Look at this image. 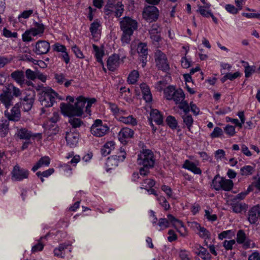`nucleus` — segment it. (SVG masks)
I'll use <instances>...</instances> for the list:
<instances>
[{
	"label": "nucleus",
	"mask_w": 260,
	"mask_h": 260,
	"mask_svg": "<svg viewBox=\"0 0 260 260\" xmlns=\"http://www.w3.org/2000/svg\"><path fill=\"white\" fill-rule=\"evenodd\" d=\"M50 159L48 156L42 157L36 164L32 168L33 172L36 171L38 169L43 166H48L50 164Z\"/></svg>",
	"instance_id": "nucleus-28"
},
{
	"label": "nucleus",
	"mask_w": 260,
	"mask_h": 260,
	"mask_svg": "<svg viewBox=\"0 0 260 260\" xmlns=\"http://www.w3.org/2000/svg\"><path fill=\"white\" fill-rule=\"evenodd\" d=\"M50 48V46L48 42L39 40L36 43L33 51L37 55L45 54L49 51Z\"/></svg>",
	"instance_id": "nucleus-12"
},
{
	"label": "nucleus",
	"mask_w": 260,
	"mask_h": 260,
	"mask_svg": "<svg viewBox=\"0 0 260 260\" xmlns=\"http://www.w3.org/2000/svg\"><path fill=\"white\" fill-rule=\"evenodd\" d=\"M233 211L236 213H241L242 211L246 210L247 206L245 203H233L231 204Z\"/></svg>",
	"instance_id": "nucleus-31"
},
{
	"label": "nucleus",
	"mask_w": 260,
	"mask_h": 260,
	"mask_svg": "<svg viewBox=\"0 0 260 260\" xmlns=\"http://www.w3.org/2000/svg\"><path fill=\"white\" fill-rule=\"evenodd\" d=\"M5 115L9 121H19L20 119L21 114L18 104H16L10 111L8 110L5 111Z\"/></svg>",
	"instance_id": "nucleus-14"
},
{
	"label": "nucleus",
	"mask_w": 260,
	"mask_h": 260,
	"mask_svg": "<svg viewBox=\"0 0 260 260\" xmlns=\"http://www.w3.org/2000/svg\"><path fill=\"white\" fill-rule=\"evenodd\" d=\"M225 133L230 136H233L235 134V128L234 126L228 125L224 128Z\"/></svg>",
	"instance_id": "nucleus-63"
},
{
	"label": "nucleus",
	"mask_w": 260,
	"mask_h": 260,
	"mask_svg": "<svg viewBox=\"0 0 260 260\" xmlns=\"http://www.w3.org/2000/svg\"><path fill=\"white\" fill-rule=\"evenodd\" d=\"M3 35L4 36L7 38H16L17 37V33L16 32H12L9 30L6 29V28L3 29Z\"/></svg>",
	"instance_id": "nucleus-57"
},
{
	"label": "nucleus",
	"mask_w": 260,
	"mask_h": 260,
	"mask_svg": "<svg viewBox=\"0 0 260 260\" xmlns=\"http://www.w3.org/2000/svg\"><path fill=\"white\" fill-rule=\"evenodd\" d=\"M199 231V235L202 238L209 239L210 237V232L205 228L201 226L200 225L197 227Z\"/></svg>",
	"instance_id": "nucleus-40"
},
{
	"label": "nucleus",
	"mask_w": 260,
	"mask_h": 260,
	"mask_svg": "<svg viewBox=\"0 0 260 260\" xmlns=\"http://www.w3.org/2000/svg\"><path fill=\"white\" fill-rule=\"evenodd\" d=\"M13 96L11 92L4 91L0 94V102L4 105L6 108L13 105Z\"/></svg>",
	"instance_id": "nucleus-20"
},
{
	"label": "nucleus",
	"mask_w": 260,
	"mask_h": 260,
	"mask_svg": "<svg viewBox=\"0 0 260 260\" xmlns=\"http://www.w3.org/2000/svg\"><path fill=\"white\" fill-rule=\"evenodd\" d=\"M40 95L39 100L44 107H52L55 102V99L58 98V95L55 91L49 87H43Z\"/></svg>",
	"instance_id": "nucleus-3"
},
{
	"label": "nucleus",
	"mask_w": 260,
	"mask_h": 260,
	"mask_svg": "<svg viewBox=\"0 0 260 260\" xmlns=\"http://www.w3.org/2000/svg\"><path fill=\"white\" fill-rule=\"evenodd\" d=\"M260 216V206L256 205L250 209L248 212V220L251 224H254Z\"/></svg>",
	"instance_id": "nucleus-15"
},
{
	"label": "nucleus",
	"mask_w": 260,
	"mask_h": 260,
	"mask_svg": "<svg viewBox=\"0 0 260 260\" xmlns=\"http://www.w3.org/2000/svg\"><path fill=\"white\" fill-rule=\"evenodd\" d=\"M167 124L172 129L176 128L178 122L175 118L172 116H169L166 118Z\"/></svg>",
	"instance_id": "nucleus-38"
},
{
	"label": "nucleus",
	"mask_w": 260,
	"mask_h": 260,
	"mask_svg": "<svg viewBox=\"0 0 260 260\" xmlns=\"http://www.w3.org/2000/svg\"><path fill=\"white\" fill-rule=\"evenodd\" d=\"M134 134V132L132 129L127 127H123L118 133V139L122 143H126V140L133 138Z\"/></svg>",
	"instance_id": "nucleus-18"
},
{
	"label": "nucleus",
	"mask_w": 260,
	"mask_h": 260,
	"mask_svg": "<svg viewBox=\"0 0 260 260\" xmlns=\"http://www.w3.org/2000/svg\"><path fill=\"white\" fill-rule=\"evenodd\" d=\"M115 143L113 141L107 142L101 149V152L103 156H106L109 154L111 151L115 148Z\"/></svg>",
	"instance_id": "nucleus-29"
},
{
	"label": "nucleus",
	"mask_w": 260,
	"mask_h": 260,
	"mask_svg": "<svg viewBox=\"0 0 260 260\" xmlns=\"http://www.w3.org/2000/svg\"><path fill=\"white\" fill-rule=\"evenodd\" d=\"M198 9L197 10L198 13H199L202 16L205 17H209L211 14L212 12L209 9H206L202 6L198 5Z\"/></svg>",
	"instance_id": "nucleus-42"
},
{
	"label": "nucleus",
	"mask_w": 260,
	"mask_h": 260,
	"mask_svg": "<svg viewBox=\"0 0 260 260\" xmlns=\"http://www.w3.org/2000/svg\"><path fill=\"white\" fill-rule=\"evenodd\" d=\"M115 9V15L117 17H119L121 16L123 11L124 6L121 2H118L114 6Z\"/></svg>",
	"instance_id": "nucleus-43"
},
{
	"label": "nucleus",
	"mask_w": 260,
	"mask_h": 260,
	"mask_svg": "<svg viewBox=\"0 0 260 260\" xmlns=\"http://www.w3.org/2000/svg\"><path fill=\"white\" fill-rule=\"evenodd\" d=\"M182 118L183 120V123L185 124L187 129L189 131H190L191 126H192L193 122V120L191 115H189L188 113L184 114L182 116Z\"/></svg>",
	"instance_id": "nucleus-34"
},
{
	"label": "nucleus",
	"mask_w": 260,
	"mask_h": 260,
	"mask_svg": "<svg viewBox=\"0 0 260 260\" xmlns=\"http://www.w3.org/2000/svg\"><path fill=\"white\" fill-rule=\"evenodd\" d=\"M157 200L159 204L164 208L165 210H168L170 208V205L167 202L166 198L164 197H159L157 198Z\"/></svg>",
	"instance_id": "nucleus-49"
},
{
	"label": "nucleus",
	"mask_w": 260,
	"mask_h": 260,
	"mask_svg": "<svg viewBox=\"0 0 260 260\" xmlns=\"http://www.w3.org/2000/svg\"><path fill=\"white\" fill-rule=\"evenodd\" d=\"M170 224L171 223L169 220V218H168V219L162 218H160L158 223V225L160 228V230H164L169 228Z\"/></svg>",
	"instance_id": "nucleus-44"
},
{
	"label": "nucleus",
	"mask_w": 260,
	"mask_h": 260,
	"mask_svg": "<svg viewBox=\"0 0 260 260\" xmlns=\"http://www.w3.org/2000/svg\"><path fill=\"white\" fill-rule=\"evenodd\" d=\"M86 100V103L85 104V108L84 110L86 113L90 114V108L91 107L92 104L96 102V99L94 98H92L89 99L88 101H87L86 99L84 98Z\"/></svg>",
	"instance_id": "nucleus-46"
},
{
	"label": "nucleus",
	"mask_w": 260,
	"mask_h": 260,
	"mask_svg": "<svg viewBox=\"0 0 260 260\" xmlns=\"http://www.w3.org/2000/svg\"><path fill=\"white\" fill-rule=\"evenodd\" d=\"M254 168L251 166H245L241 168L240 174L242 176H248L252 174Z\"/></svg>",
	"instance_id": "nucleus-39"
},
{
	"label": "nucleus",
	"mask_w": 260,
	"mask_h": 260,
	"mask_svg": "<svg viewBox=\"0 0 260 260\" xmlns=\"http://www.w3.org/2000/svg\"><path fill=\"white\" fill-rule=\"evenodd\" d=\"M140 88L142 92L143 97L146 102H150L152 100V94L149 86L145 83L140 84Z\"/></svg>",
	"instance_id": "nucleus-22"
},
{
	"label": "nucleus",
	"mask_w": 260,
	"mask_h": 260,
	"mask_svg": "<svg viewBox=\"0 0 260 260\" xmlns=\"http://www.w3.org/2000/svg\"><path fill=\"white\" fill-rule=\"evenodd\" d=\"M57 131L55 129L48 130L46 132L47 136V140L48 141H52L54 139V137L56 135Z\"/></svg>",
	"instance_id": "nucleus-53"
},
{
	"label": "nucleus",
	"mask_w": 260,
	"mask_h": 260,
	"mask_svg": "<svg viewBox=\"0 0 260 260\" xmlns=\"http://www.w3.org/2000/svg\"><path fill=\"white\" fill-rule=\"evenodd\" d=\"M120 25L122 31L121 41L127 44L130 42L134 31L138 28V23L136 20L129 17H124L120 21Z\"/></svg>",
	"instance_id": "nucleus-2"
},
{
	"label": "nucleus",
	"mask_w": 260,
	"mask_h": 260,
	"mask_svg": "<svg viewBox=\"0 0 260 260\" xmlns=\"http://www.w3.org/2000/svg\"><path fill=\"white\" fill-rule=\"evenodd\" d=\"M223 178H221L218 175H216L213 181H212V186L213 188L216 190H219L221 189L222 186V181Z\"/></svg>",
	"instance_id": "nucleus-35"
},
{
	"label": "nucleus",
	"mask_w": 260,
	"mask_h": 260,
	"mask_svg": "<svg viewBox=\"0 0 260 260\" xmlns=\"http://www.w3.org/2000/svg\"><path fill=\"white\" fill-rule=\"evenodd\" d=\"M92 47L94 51L95 52V55L97 61L101 63L102 66H104V63L102 60V57L104 54V51L95 44H93Z\"/></svg>",
	"instance_id": "nucleus-32"
},
{
	"label": "nucleus",
	"mask_w": 260,
	"mask_h": 260,
	"mask_svg": "<svg viewBox=\"0 0 260 260\" xmlns=\"http://www.w3.org/2000/svg\"><path fill=\"white\" fill-rule=\"evenodd\" d=\"M45 29L44 25L42 23L36 22L35 23L34 27L26 30L22 35V40L24 42H29L32 40L31 36H41Z\"/></svg>",
	"instance_id": "nucleus-7"
},
{
	"label": "nucleus",
	"mask_w": 260,
	"mask_h": 260,
	"mask_svg": "<svg viewBox=\"0 0 260 260\" xmlns=\"http://www.w3.org/2000/svg\"><path fill=\"white\" fill-rule=\"evenodd\" d=\"M246 239V235L243 230L238 231L237 234V242L239 244H242L244 242Z\"/></svg>",
	"instance_id": "nucleus-47"
},
{
	"label": "nucleus",
	"mask_w": 260,
	"mask_h": 260,
	"mask_svg": "<svg viewBox=\"0 0 260 260\" xmlns=\"http://www.w3.org/2000/svg\"><path fill=\"white\" fill-rule=\"evenodd\" d=\"M167 217L169 218V220L171 224L176 229L178 228L183 227V222L176 218L174 216L171 214H168L167 215Z\"/></svg>",
	"instance_id": "nucleus-33"
},
{
	"label": "nucleus",
	"mask_w": 260,
	"mask_h": 260,
	"mask_svg": "<svg viewBox=\"0 0 260 260\" xmlns=\"http://www.w3.org/2000/svg\"><path fill=\"white\" fill-rule=\"evenodd\" d=\"M225 8L228 12L233 14H236L239 11L238 8H236L234 5L231 4L226 5Z\"/></svg>",
	"instance_id": "nucleus-54"
},
{
	"label": "nucleus",
	"mask_w": 260,
	"mask_h": 260,
	"mask_svg": "<svg viewBox=\"0 0 260 260\" xmlns=\"http://www.w3.org/2000/svg\"><path fill=\"white\" fill-rule=\"evenodd\" d=\"M79 138V134L75 132L66 133V139L67 143L70 147H74L77 145Z\"/></svg>",
	"instance_id": "nucleus-19"
},
{
	"label": "nucleus",
	"mask_w": 260,
	"mask_h": 260,
	"mask_svg": "<svg viewBox=\"0 0 260 260\" xmlns=\"http://www.w3.org/2000/svg\"><path fill=\"white\" fill-rule=\"evenodd\" d=\"M108 105L111 111L112 112L113 114L116 116L118 115L119 112V109L118 106L114 103H108Z\"/></svg>",
	"instance_id": "nucleus-58"
},
{
	"label": "nucleus",
	"mask_w": 260,
	"mask_h": 260,
	"mask_svg": "<svg viewBox=\"0 0 260 260\" xmlns=\"http://www.w3.org/2000/svg\"><path fill=\"white\" fill-rule=\"evenodd\" d=\"M235 244L234 240L230 241L225 240L223 242V246L226 250H231L233 248V246Z\"/></svg>",
	"instance_id": "nucleus-60"
},
{
	"label": "nucleus",
	"mask_w": 260,
	"mask_h": 260,
	"mask_svg": "<svg viewBox=\"0 0 260 260\" xmlns=\"http://www.w3.org/2000/svg\"><path fill=\"white\" fill-rule=\"evenodd\" d=\"M126 157V152L122 148L120 149V154L114 155L107 158L106 165L107 167L112 168L118 166L119 161H123Z\"/></svg>",
	"instance_id": "nucleus-11"
},
{
	"label": "nucleus",
	"mask_w": 260,
	"mask_h": 260,
	"mask_svg": "<svg viewBox=\"0 0 260 260\" xmlns=\"http://www.w3.org/2000/svg\"><path fill=\"white\" fill-rule=\"evenodd\" d=\"M151 120H153L158 125L163 122V117L160 112L157 109H153L150 112Z\"/></svg>",
	"instance_id": "nucleus-27"
},
{
	"label": "nucleus",
	"mask_w": 260,
	"mask_h": 260,
	"mask_svg": "<svg viewBox=\"0 0 260 260\" xmlns=\"http://www.w3.org/2000/svg\"><path fill=\"white\" fill-rule=\"evenodd\" d=\"M182 167L190 171L195 174L200 175L202 174V170L199 168L197 167L194 162L189 160H186L184 161Z\"/></svg>",
	"instance_id": "nucleus-21"
},
{
	"label": "nucleus",
	"mask_w": 260,
	"mask_h": 260,
	"mask_svg": "<svg viewBox=\"0 0 260 260\" xmlns=\"http://www.w3.org/2000/svg\"><path fill=\"white\" fill-rule=\"evenodd\" d=\"M86 100L83 96L77 99L75 105L67 103H61L60 110L62 114L69 117V123L73 128H76L84 125L83 121L79 118L84 113Z\"/></svg>",
	"instance_id": "nucleus-1"
},
{
	"label": "nucleus",
	"mask_w": 260,
	"mask_h": 260,
	"mask_svg": "<svg viewBox=\"0 0 260 260\" xmlns=\"http://www.w3.org/2000/svg\"><path fill=\"white\" fill-rule=\"evenodd\" d=\"M9 120L6 119L0 120V136L1 137H6L9 132Z\"/></svg>",
	"instance_id": "nucleus-25"
},
{
	"label": "nucleus",
	"mask_w": 260,
	"mask_h": 260,
	"mask_svg": "<svg viewBox=\"0 0 260 260\" xmlns=\"http://www.w3.org/2000/svg\"><path fill=\"white\" fill-rule=\"evenodd\" d=\"M137 163L146 168H153L155 163L153 153L149 149H144L138 154Z\"/></svg>",
	"instance_id": "nucleus-4"
},
{
	"label": "nucleus",
	"mask_w": 260,
	"mask_h": 260,
	"mask_svg": "<svg viewBox=\"0 0 260 260\" xmlns=\"http://www.w3.org/2000/svg\"><path fill=\"white\" fill-rule=\"evenodd\" d=\"M225 151L222 149H218L215 152V157L217 160H221L225 156Z\"/></svg>",
	"instance_id": "nucleus-56"
},
{
	"label": "nucleus",
	"mask_w": 260,
	"mask_h": 260,
	"mask_svg": "<svg viewBox=\"0 0 260 260\" xmlns=\"http://www.w3.org/2000/svg\"><path fill=\"white\" fill-rule=\"evenodd\" d=\"M119 120L126 124H131L133 126L137 124V120L133 115L121 116L119 117Z\"/></svg>",
	"instance_id": "nucleus-30"
},
{
	"label": "nucleus",
	"mask_w": 260,
	"mask_h": 260,
	"mask_svg": "<svg viewBox=\"0 0 260 260\" xmlns=\"http://www.w3.org/2000/svg\"><path fill=\"white\" fill-rule=\"evenodd\" d=\"M109 129V128L106 124H103L101 120L96 119L92 125L90 131L94 136L101 137L105 135Z\"/></svg>",
	"instance_id": "nucleus-8"
},
{
	"label": "nucleus",
	"mask_w": 260,
	"mask_h": 260,
	"mask_svg": "<svg viewBox=\"0 0 260 260\" xmlns=\"http://www.w3.org/2000/svg\"><path fill=\"white\" fill-rule=\"evenodd\" d=\"M222 188L221 189L224 190L225 191H230L233 187V182L232 180L230 179H226L223 178L222 184H221Z\"/></svg>",
	"instance_id": "nucleus-36"
},
{
	"label": "nucleus",
	"mask_w": 260,
	"mask_h": 260,
	"mask_svg": "<svg viewBox=\"0 0 260 260\" xmlns=\"http://www.w3.org/2000/svg\"><path fill=\"white\" fill-rule=\"evenodd\" d=\"M223 132L222 129L219 127H215L212 132V133L210 134V136L212 138H217L222 135Z\"/></svg>",
	"instance_id": "nucleus-51"
},
{
	"label": "nucleus",
	"mask_w": 260,
	"mask_h": 260,
	"mask_svg": "<svg viewBox=\"0 0 260 260\" xmlns=\"http://www.w3.org/2000/svg\"><path fill=\"white\" fill-rule=\"evenodd\" d=\"M143 17L150 22L155 21L158 18L159 11L154 6L146 7L143 10Z\"/></svg>",
	"instance_id": "nucleus-10"
},
{
	"label": "nucleus",
	"mask_w": 260,
	"mask_h": 260,
	"mask_svg": "<svg viewBox=\"0 0 260 260\" xmlns=\"http://www.w3.org/2000/svg\"><path fill=\"white\" fill-rule=\"evenodd\" d=\"M100 23L98 20L94 21L90 25V31L91 35L95 37L97 34L99 28L100 26Z\"/></svg>",
	"instance_id": "nucleus-41"
},
{
	"label": "nucleus",
	"mask_w": 260,
	"mask_h": 260,
	"mask_svg": "<svg viewBox=\"0 0 260 260\" xmlns=\"http://www.w3.org/2000/svg\"><path fill=\"white\" fill-rule=\"evenodd\" d=\"M11 77L20 85H22L24 83L25 79L24 73L22 71L17 70L13 72L12 73Z\"/></svg>",
	"instance_id": "nucleus-26"
},
{
	"label": "nucleus",
	"mask_w": 260,
	"mask_h": 260,
	"mask_svg": "<svg viewBox=\"0 0 260 260\" xmlns=\"http://www.w3.org/2000/svg\"><path fill=\"white\" fill-rule=\"evenodd\" d=\"M11 179L13 181H21L28 177V170L21 168L19 165H15L11 171Z\"/></svg>",
	"instance_id": "nucleus-9"
},
{
	"label": "nucleus",
	"mask_w": 260,
	"mask_h": 260,
	"mask_svg": "<svg viewBox=\"0 0 260 260\" xmlns=\"http://www.w3.org/2000/svg\"><path fill=\"white\" fill-rule=\"evenodd\" d=\"M154 59L157 68L165 72L170 71V67L166 55L160 50H157L154 54Z\"/></svg>",
	"instance_id": "nucleus-6"
},
{
	"label": "nucleus",
	"mask_w": 260,
	"mask_h": 260,
	"mask_svg": "<svg viewBox=\"0 0 260 260\" xmlns=\"http://www.w3.org/2000/svg\"><path fill=\"white\" fill-rule=\"evenodd\" d=\"M235 235L234 231L232 230L225 231L218 235V238L220 240H222L224 238H231Z\"/></svg>",
	"instance_id": "nucleus-45"
},
{
	"label": "nucleus",
	"mask_w": 260,
	"mask_h": 260,
	"mask_svg": "<svg viewBox=\"0 0 260 260\" xmlns=\"http://www.w3.org/2000/svg\"><path fill=\"white\" fill-rule=\"evenodd\" d=\"M179 108L182 110L183 112L185 113L184 114L188 113V112L190 111V108L188 105L187 102L183 100L180 103H179Z\"/></svg>",
	"instance_id": "nucleus-48"
},
{
	"label": "nucleus",
	"mask_w": 260,
	"mask_h": 260,
	"mask_svg": "<svg viewBox=\"0 0 260 260\" xmlns=\"http://www.w3.org/2000/svg\"><path fill=\"white\" fill-rule=\"evenodd\" d=\"M15 135L20 139L25 140L26 141L29 140L31 138V132L26 128H17Z\"/></svg>",
	"instance_id": "nucleus-23"
},
{
	"label": "nucleus",
	"mask_w": 260,
	"mask_h": 260,
	"mask_svg": "<svg viewBox=\"0 0 260 260\" xmlns=\"http://www.w3.org/2000/svg\"><path fill=\"white\" fill-rule=\"evenodd\" d=\"M179 256L181 260L189 259L187 252L185 250H180L179 252Z\"/></svg>",
	"instance_id": "nucleus-64"
},
{
	"label": "nucleus",
	"mask_w": 260,
	"mask_h": 260,
	"mask_svg": "<svg viewBox=\"0 0 260 260\" xmlns=\"http://www.w3.org/2000/svg\"><path fill=\"white\" fill-rule=\"evenodd\" d=\"M35 99V93L26 94L23 99L21 100V104L22 109L25 112L29 111L31 110Z\"/></svg>",
	"instance_id": "nucleus-13"
},
{
	"label": "nucleus",
	"mask_w": 260,
	"mask_h": 260,
	"mask_svg": "<svg viewBox=\"0 0 260 260\" xmlns=\"http://www.w3.org/2000/svg\"><path fill=\"white\" fill-rule=\"evenodd\" d=\"M120 56L118 54H113L109 57L107 61V66L108 70L114 72L119 64Z\"/></svg>",
	"instance_id": "nucleus-17"
},
{
	"label": "nucleus",
	"mask_w": 260,
	"mask_h": 260,
	"mask_svg": "<svg viewBox=\"0 0 260 260\" xmlns=\"http://www.w3.org/2000/svg\"><path fill=\"white\" fill-rule=\"evenodd\" d=\"M11 60L5 56H0V69L10 63Z\"/></svg>",
	"instance_id": "nucleus-61"
},
{
	"label": "nucleus",
	"mask_w": 260,
	"mask_h": 260,
	"mask_svg": "<svg viewBox=\"0 0 260 260\" xmlns=\"http://www.w3.org/2000/svg\"><path fill=\"white\" fill-rule=\"evenodd\" d=\"M137 52L140 55V59L142 63V67H145L146 65L147 58L148 55V50L147 45L145 43H140L137 47Z\"/></svg>",
	"instance_id": "nucleus-16"
},
{
	"label": "nucleus",
	"mask_w": 260,
	"mask_h": 260,
	"mask_svg": "<svg viewBox=\"0 0 260 260\" xmlns=\"http://www.w3.org/2000/svg\"><path fill=\"white\" fill-rule=\"evenodd\" d=\"M155 185V181L152 179H147L144 181L143 183V188H151Z\"/></svg>",
	"instance_id": "nucleus-55"
},
{
	"label": "nucleus",
	"mask_w": 260,
	"mask_h": 260,
	"mask_svg": "<svg viewBox=\"0 0 260 260\" xmlns=\"http://www.w3.org/2000/svg\"><path fill=\"white\" fill-rule=\"evenodd\" d=\"M26 77L28 79L34 80L37 77V73L30 69H27L25 71Z\"/></svg>",
	"instance_id": "nucleus-52"
},
{
	"label": "nucleus",
	"mask_w": 260,
	"mask_h": 260,
	"mask_svg": "<svg viewBox=\"0 0 260 260\" xmlns=\"http://www.w3.org/2000/svg\"><path fill=\"white\" fill-rule=\"evenodd\" d=\"M72 50L74 52L75 55L77 57L81 59L84 58V56L82 52L81 51V50L77 46L74 45V46H73L72 48Z\"/></svg>",
	"instance_id": "nucleus-50"
},
{
	"label": "nucleus",
	"mask_w": 260,
	"mask_h": 260,
	"mask_svg": "<svg viewBox=\"0 0 260 260\" xmlns=\"http://www.w3.org/2000/svg\"><path fill=\"white\" fill-rule=\"evenodd\" d=\"M165 98L168 100H173L176 104L183 101L185 99L183 91L179 88L176 89L173 86H169L164 90Z\"/></svg>",
	"instance_id": "nucleus-5"
},
{
	"label": "nucleus",
	"mask_w": 260,
	"mask_h": 260,
	"mask_svg": "<svg viewBox=\"0 0 260 260\" xmlns=\"http://www.w3.org/2000/svg\"><path fill=\"white\" fill-rule=\"evenodd\" d=\"M44 245L41 242L40 240H39L38 243L32 247L31 251L32 252H36L37 251H42Z\"/></svg>",
	"instance_id": "nucleus-62"
},
{
	"label": "nucleus",
	"mask_w": 260,
	"mask_h": 260,
	"mask_svg": "<svg viewBox=\"0 0 260 260\" xmlns=\"http://www.w3.org/2000/svg\"><path fill=\"white\" fill-rule=\"evenodd\" d=\"M139 77V74L137 70H133L127 77V82L129 84H134L136 83Z\"/></svg>",
	"instance_id": "nucleus-37"
},
{
	"label": "nucleus",
	"mask_w": 260,
	"mask_h": 260,
	"mask_svg": "<svg viewBox=\"0 0 260 260\" xmlns=\"http://www.w3.org/2000/svg\"><path fill=\"white\" fill-rule=\"evenodd\" d=\"M197 251L196 253L200 256L204 260H210L211 256L210 253L208 252L207 250L199 245H197L196 246Z\"/></svg>",
	"instance_id": "nucleus-24"
},
{
	"label": "nucleus",
	"mask_w": 260,
	"mask_h": 260,
	"mask_svg": "<svg viewBox=\"0 0 260 260\" xmlns=\"http://www.w3.org/2000/svg\"><path fill=\"white\" fill-rule=\"evenodd\" d=\"M53 50L57 52H63L67 50L65 46L60 44L59 43H55L53 45Z\"/></svg>",
	"instance_id": "nucleus-59"
}]
</instances>
